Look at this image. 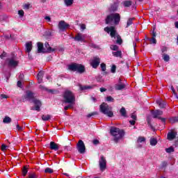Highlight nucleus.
<instances>
[{"label": "nucleus", "instance_id": "1", "mask_svg": "<svg viewBox=\"0 0 178 178\" xmlns=\"http://www.w3.org/2000/svg\"><path fill=\"white\" fill-rule=\"evenodd\" d=\"M110 134L114 137L113 140L115 143H118L119 140L124 136V131L116 127H111Z\"/></svg>", "mask_w": 178, "mask_h": 178}, {"label": "nucleus", "instance_id": "2", "mask_svg": "<svg viewBox=\"0 0 178 178\" xmlns=\"http://www.w3.org/2000/svg\"><path fill=\"white\" fill-rule=\"evenodd\" d=\"M63 99L64 104H74L76 102V96L72 90H66L63 93Z\"/></svg>", "mask_w": 178, "mask_h": 178}, {"label": "nucleus", "instance_id": "3", "mask_svg": "<svg viewBox=\"0 0 178 178\" xmlns=\"http://www.w3.org/2000/svg\"><path fill=\"white\" fill-rule=\"evenodd\" d=\"M68 70L77 72L79 74H83V73L86 72V66L83 65V64L73 63L68 65Z\"/></svg>", "mask_w": 178, "mask_h": 178}, {"label": "nucleus", "instance_id": "4", "mask_svg": "<svg viewBox=\"0 0 178 178\" xmlns=\"http://www.w3.org/2000/svg\"><path fill=\"white\" fill-rule=\"evenodd\" d=\"M114 20V24L118 26L120 22V14L119 13H112L106 16L105 19L106 24H111Z\"/></svg>", "mask_w": 178, "mask_h": 178}, {"label": "nucleus", "instance_id": "5", "mask_svg": "<svg viewBox=\"0 0 178 178\" xmlns=\"http://www.w3.org/2000/svg\"><path fill=\"white\" fill-rule=\"evenodd\" d=\"M99 111L103 115H106L108 118H113V112L112 111V108L109 107L108 104L103 102L99 106Z\"/></svg>", "mask_w": 178, "mask_h": 178}, {"label": "nucleus", "instance_id": "6", "mask_svg": "<svg viewBox=\"0 0 178 178\" xmlns=\"http://www.w3.org/2000/svg\"><path fill=\"white\" fill-rule=\"evenodd\" d=\"M151 113L154 118V119H159V120H161V122L165 124L166 123V118H163L162 117V115H163V111L161 110H155V111H152Z\"/></svg>", "mask_w": 178, "mask_h": 178}, {"label": "nucleus", "instance_id": "7", "mask_svg": "<svg viewBox=\"0 0 178 178\" xmlns=\"http://www.w3.org/2000/svg\"><path fill=\"white\" fill-rule=\"evenodd\" d=\"M23 102L24 101H32L33 102L34 99H35V97H34V92H31V90H26V95L23 96Z\"/></svg>", "mask_w": 178, "mask_h": 178}, {"label": "nucleus", "instance_id": "8", "mask_svg": "<svg viewBox=\"0 0 178 178\" xmlns=\"http://www.w3.org/2000/svg\"><path fill=\"white\" fill-rule=\"evenodd\" d=\"M76 149H78L79 154L86 153V145L84 144V142L83 140H79V142L76 144Z\"/></svg>", "mask_w": 178, "mask_h": 178}, {"label": "nucleus", "instance_id": "9", "mask_svg": "<svg viewBox=\"0 0 178 178\" xmlns=\"http://www.w3.org/2000/svg\"><path fill=\"white\" fill-rule=\"evenodd\" d=\"M99 63H101V58L98 56L93 57V59L90 60V66L93 69H97L99 66Z\"/></svg>", "mask_w": 178, "mask_h": 178}, {"label": "nucleus", "instance_id": "10", "mask_svg": "<svg viewBox=\"0 0 178 178\" xmlns=\"http://www.w3.org/2000/svg\"><path fill=\"white\" fill-rule=\"evenodd\" d=\"M104 31L108 33V34L110 33V35L112 38H115V37H116V30H115V26L105 27Z\"/></svg>", "mask_w": 178, "mask_h": 178}, {"label": "nucleus", "instance_id": "11", "mask_svg": "<svg viewBox=\"0 0 178 178\" xmlns=\"http://www.w3.org/2000/svg\"><path fill=\"white\" fill-rule=\"evenodd\" d=\"M60 31H65L67 29L70 27V25L66 23L65 21H60L58 25Z\"/></svg>", "mask_w": 178, "mask_h": 178}, {"label": "nucleus", "instance_id": "12", "mask_svg": "<svg viewBox=\"0 0 178 178\" xmlns=\"http://www.w3.org/2000/svg\"><path fill=\"white\" fill-rule=\"evenodd\" d=\"M99 165L100 170H102V172H104V170L106 169V159L104 156H101V159L99 161Z\"/></svg>", "mask_w": 178, "mask_h": 178}, {"label": "nucleus", "instance_id": "13", "mask_svg": "<svg viewBox=\"0 0 178 178\" xmlns=\"http://www.w3.org/2000/svg\"><path fill=\"white\" fill-rule=\"evenodd\" d=\"M7 62L8 66H9V67H16V66L19 65V61L15 60L13 58H8Z\"/></svg>", "mask_w": 178, "mask_h": 178}, {"label": "nucleus", "instance_id": "14", "mask_svg": "<svg viewBox=\"0 0 178 178\" xmlns=\"http://www.w3.org/2000/svg\"><path fill=\"white\" fill-rule=\"evenodd\" d=\"M32 102H33V104H35V108H32V109L33 110L35 109V111L40 112V111H41V108H40L41 106L42 105V103H41V101L37 99H35Z\"/></svg>", "mask_w": 178, "mask_h": 178}, {"label": "nucleus", "instance_id": "15", "mask_svg": "<svg viewBox=\"0 0 178 178\" xmlns=\"http://www.w3.org/2000/svg\"><path fill=\"white\" fill-rule=\"evenodd\" d=\"M73 38L74 41H77L78 42H86V38L81 33H77Z\"/></svg>", "mask_w": 178, "mask_h": 178}, {"label": "nucleus", "instance_id": "16", "mask_svg": "<svg viewBox=\"0 0 178 178\" xmlns=\"http://www.w3.org/2000/svg\"><path fill=\"white\" fill-rule=\"evenodd\" d=\"M118 8H119V4L117 2H115L111 5L110 8H108V10L109 12H116Z\"/></svg>", "mask_w": 178, "mask_h": 178}, {"label": "nucleus", "instance_id": "17", "mask_svg": "<svg viewBox=\"0 0 178 178\" xmlns=\"http://www.w3.org/2000/svg\"><path fill=\"white\" fill-rule=\"evenodd\" d=\"M50 149H53V151H58L59 149V145L55 143V142L51 141L50 142Z\"/></svg>", "mask_w": 178, "mask_h": 178}, {"label": "nucleus", "instance_id": "18", "mask_svg": "<svg viewBox=\"0 0 178 178\" xmlns=\"http://www.w3.org/2000/svg\"><path fill=\"white\" fill-rule=\"evenodd\" d=\"M43 78H44V71H40L37 75L38 84H41V83H42Z\"/></svg>", "mask_w": 178, "mask_h": 178}, {"label": "nucleus", "instance_id": "19", "mask_svg": "<svg viewBox=\"0 0 178 178\" xmlns=\"http://www.w3.org/2000/svg\"><path fill=\"white\" fill-rule=\"evenodd\" d=\"M124 88H126V84L124 83L115 84V90L117 91H121L122 90H124Z\"/></svg>", "mask_w": 178, "mask_h": 178}, {"label": "nucleus", "instance_id": "20", "mask_svg": "<svg viewBox=\"0 0 178 178\" xmlns=\"http://www.w3.org/2000/svg\"><path fill=\"white\" fill-rule=\"evenodd\" d=\"M167 138L170 141H172V140H175L176 138V133L174 131L168 132L167 134Z\"/></svg>", "mask_w": 178, "mask_h": 178}, {"label": "nucleus", "instance_id": "21", "mask_svg": "<svg viewBox=\"0 0 178 178\" xmlns=\"http://www.w3.org/2000/svg\"><path fill=\"white\" fill-rule=\"evenodd\" d=\"M31 49H33V42H28L26 43V52L30 54L31 52Z\"/></svg>", "mask_w": 178, "mask_h": 178}, {"label": "nucleus", "instance_id": "22", "mask_svg": "<svg viewBox=\"0 0 178 178\" xmlns=\"http://www.w3.org/2000/svg\"><path fill=\"white\" fill-rule=\"evenodd\" d=\"M95 87V85L92 86H81L79 85V88L81 91H84V90H92V88H94Z\"/></svg>", "mask_w": 178, "mask_h": 178}, {"label": "nucleus", "instance_id": "23", "mask_svg": "<svg viewBox=\"0 0 178 178\" xmlns=\"http://www.w3.org/2000/svg\"><path fill=\"white\" fill-rule=\"evenodd\" d=\"M38 54H41V52H44V44L40 42H38Z\"/></svg>", "mask_w": 178, "mask_h": 178}, {"label": "nucleus", "instance_id": "24", "mask_svg": "<svg viewBox=\"0 0 178 178\" xmlns=\"http://www.w3.org/2000/svg\"><path fill=\"white\" fill-rule=\"evenodd\" d=\"M156 104H159V108L161 109H163L164 108H166V103L162 100H157Z\"/></svg>", "mask_w": 178, "mask_h": 178}, {"label": "nucleus", "instance_id": "25", "mask_svg": "<svg viewBox=\"0 0 178 178\" xmlns=\"http://www.w3.org/2000/svg\"><path fill=\"white\" fill-rule=\"evenodd\" d=\"M120 113L123 118H127V111L124 107H122L120 110Z\"/></svg>", "mask_w": 178, "mask_h": 178}, {"label": "nucleus", "instance_id": "26", "mask_svg": "<svg viewBox=\"0 0 178 178\" xmlns=\"http://www.w3.org/2000/svg\"><path fill=\"white\" fill-rule=\"evenodd\" d=\"M44 47L47 49V52H54V51H55V49H53L52 47H51V46H49V43H48V42H46L44 43Z\"/></svg>", "mask_w": 178, "mask_h": 178}, {"label": "nucleus", "instance_id": "27", "mask_svg": "<svg viewBox=\"0 0 178 178\" xmlns=\"http://www.w3.org/2000/svg\"><path fill=\"white\" fill-rule=\"evenodd\" d=\"M112 54L115 58H122V51H113Z\"/></svg>", "mask_w": 178, "mask_h": 178}, {"label": "nucleus", "instance_id": "28", "mask_svg": "<svg viewBox=\"0 0 178 178\" xmlns=\"http://www.w3.org/2000/svg\"><path fill=\"white\" fill-rule=\"evenodd\" d=\"M132 3L133 2L131 1H124L122 2V5H124V8H130Z\"/></svg>", "mask_w": 178, "mask_h": 178}, {"label": "nucleus", "instance_id": "29", "mask_svg": "<svg viewBox=\"0 0 178 178\" xmlns=\"http://www.w3.org/2000/svg\"><path fill=\"white\" fill-rule=\"evenodd\" d=\"M52 118L51 115H42V120L44 122H47V120H49Z\"/></svg>", "mask_w": 178, "mask_h": 178}, {"label": "nucleus", "instance_id": "30", "mask_svg": "<svg viewBox=\"0 0 178 178\" xmlns=\"http://www.w3.org/2000/svg\"><path fill=\"white\" fill-rule=\"evenodd\" d=\"M169 120H170V123H171V124H175V123H177L178 118L177 117H172L169 119Z\"/></svg>", "mask_w": 178, "mask_h": 178}, {"label": "nucleus", "instance_id": "31", "mask_svg": "<svg viewBox=\"0 0 178 178\" xmlns=\"http://www.w3.org/2000/svg\"><path fill=\"white\" fill-rule=\"evenodd\" d=\"M12 122V118L9 116H6L3 120V123L9 124Z\"/></svg>", "mask_w": 178, "mask_h": 178}, {"label": "nucleus", "instance_id": "32", "mask_svg": "<svg viewBox=\"0 0 178 178\" xmlns=\"http://www.w3.org/2000/svg\"><path fill=\"white\" fill-rule=\"evenodd\" d=\"M134 17L133 18H129V19L127 20V26H126V29H128V27H130V26H131V24H133V21L134 20Z\"/></svg>", "mask_w": 178, "mask_h": 178}, {"label": "nucleus", "instance_id": "33", "mask_svg": "<svg viewBox=\"0 0 178 178\" xmlns=\"http://www.w3.org/2000/svg\"><path fill=\"white\" fill-rule=\"evenodd\" d=\"M162 57H163L164 62H169V60H170V57L169 56V55H168L166 54H163Z\"/></svg>", "mask_w": 178, "mask_h": 178}, {"label": "nucleus", "instance_id": "34", "mask_svg": "<svg viewBox=\"0 0 178 178\" xmlns=\"http://www.w3.org/2000/svg\"><path fill=\"white\" fill-rule=\"evenodd\" d=\"M158 144V140L155 138H150V145H156Z\"/></svg>", "mask_w": 178, "mask_h": 178}, {"label": "nucleus", "instance_id": "35", "mask_svg": "<svg viewBox=\"0 0 178 178\" xmlns=\"http://www.w3.org/2000/svg\"><path fill=\"white\" fill-rule=\"evenodd\" d=\"M74 0H64L66 6H72Z\"/></svg>", "mask_w": 178, "mask_h": 178}, {"label": "nucleus", "instance_id": "36", "mask_svg": "<svg viewBox=\"0 0 178 178\" xmlns=\"http://www.w3.org/2000/svg\"><path fill=\"white\" fill-rule=\"evenodd\" d=\"M165 152H167V154H172V152H175V148H173V147L166 148Z\"/></svg>", "mask_w": 178, "mask_h": 178}, {"label": "nucleus", "instance_id": "37", "mask_svg": "<svg viewBox=\"0 0 178 178\" xmlns=\"http://www.w3.org/2000/svg\"><path fill=\"white\" fill-rule=\"evenodd\" d=\"M15 124H16L17 130H18V131H23V127H20V125H19L18 122H15Z\"/></svg>", "mask_w": 178, "mask_h": 178}, {"label": "nucleus", "instance_id": "38", "mask_svg": "<svg viewBox=\"0 0 178 178\" xmlns=\"http://www.w3.org/2000/svg\"><path fill=\"white\" fill-rule=\"evenodd\" d=\"M116 42L119 44V45H122V44H123V40H122V38L120 36H118L117 37V41Z\"/></svg>", "mask_w": 178, "mask_h": 178}, {"label": "nucleus", "instance_id": "39", "mask_svg": "<svg viewBox=\"0 0 178 178\" xmlns=\"http://www.w3.org/2000/svg\"><path fill=\"white\" fill-rule=\"evenodd\" d=\"M106 101H107V102H115V99H113V97H112L111 96H108L106 98Z\"/></svg>", "mask_w": 178, "mask_h": 178}, {"label": "nucleus", "instance_id": "40", "mask_svg": "<svg viewBox=\"0 0 178 178\" xmlns=\"http://www.w3.org/2000/svg\"><path fill=\"white\" fill-rule=\"evenodd\" d=\"M44 173H54V170L50 168H47L44 169Z\"/></svg>", "mask_w": 178, "mask_h": 178}, {"label": "nucleus", "instance_id": "41", "mask_svg": "<svg viewBox=\"0 0 178 178\" xmlns=\"http://www.w3.org/2000/svg\"><path fill=\"white\" fill-rule=\"evenodd\" d=\"M74 104H69L67 106H65L64 107V111H67L68 109H70V108H73Z\"/></svg>", "mask_w": 178, "mask_h": 178}, {"label": "nucleus", "instance_id": "42", "mask_svg": "<svg viewBox=\"0 0 178 178\" xmlns=\"http://www.w3.org/2000/svg\"><path fill=\"white\" fill-rule=\"evenodd\" d=\"M97 115H98V112L95 111V112H92V113H90L88 114L87 118H91V117L95 116Z\"/></svg>", "mask_w": 178, "mask_h": 178}, {"label": "nucleus", "instance_id": "43", "mask_svg": "<svg viewBox=\"0 0 178 178\" xmlns=\"http://www.w3.org/2000/svg\"><path fill=\"white\" fill-rule=\"evenodd\" d=\"M27 172H29V170H27V167L24 166L22 169L23 176H26L27 175Z\"/></svg>", "mask_w": 178, "mask_h": 178}, {"label": "nucleus", "instance_id": "44", "mask_svg": "<svg viewBox=\"0 0 178 178\" xmlns=\"http://www.w3.org/2000/svg\"><path fill=\"white\" fill-rule=\"evenodd\" d=\"M101 67H102V72H105L106 70V64L102 63L101 65H100Z\"/></svg>", "mask_w": 178, "mask_h": 178}, {"label": "nucleus", "instance_id": "45", "mask_svg": "<svg viewBox=\"0 0 178 178\" xmlns=\"http://www.w3.org/2000/svg\"><path fill=\"white\" fill-rule=\"evenodd\" d=\"M166 166H168V162L166 161H163L161 164V169H163L165 168H166Z\"/></svg>", "mask_w": 178, "mask_h": 178}, {"label": "nucleus", "instance_id": "46", "mask_svg": "<svg viewBox=\"0 0 178 178\" xmlns=\"http://www.w3.org/2000/svg\"><path fill=\"white\" fill-rule=\"evenodd\" d=\"M111 49H112V51H118V49H119V47L118 45H111Z\"/></svg>", "mask_w": 178, "mask_h": 178}, {"label": "nucleus", "instance_id": "47", "mask_svg": "<svg viewBox=\"0 0 178 178\" xmlns=\"http://www.w3.org/2000/svg\"><path fill=\"white\" fill-rule=\"evenodd\" d=\"M111 73H116V65H113L111 69Z\"/></svg>", "mask_w": 178, "mask_h": 178}, {"label": "nucleus", "instance_id": "48", "mask_svg": "<svg viewBox=\"0 0 178 178\" xmlns=\"http://www.w3.org/2000/svg\"><path fill=\"white\" fill-rule=\"evenodd\" d=\"M31 6V5L30 3H25L23 6V9H30V7Z\"/></svg>", "mask_w": 178, "mask_h": 178}, {"label": "nucleus", "instance_id": "49", "mask_svg": "<svg viewBox=\"0 0 178 178\" xmlns=\"http://www.w3.org/2000/svg\"><path fill=\"white\" fill-rule=\"evenodd\" d=\"M138 143H144L145 141V138L143 136H140L138 138Z\"/></svg>", "mask_w": 178, "mask_h": 178}, {"label": "nucleus", "instance_id": "50", "mask_svg": "<svg viewBox=\"0 0 178 178\" xmlns=\"http://www.w3.org/2000/svg\"><path fill=\"white\" fill-rule=\"evenodd\" d=\"M150 41V44H156V39L152 37L151 39H149Z\"/></svg>", "mask_w": 178, "mask_h": 178}, {"label": "nucleus", "instance_id": "51", "mask_svg": "<svg viewBox=\"0 0 178 178\" xmlns=\"http://www.w3.org/2000/svg\"><path fill=\"white\" fill-rule=\"evenodd\" d=\"M18 15L20 16V17H23L24 16V11L23 10H19L18 11Z\"/></svg>", "mask_w": 178, "mask_h": 178}, {"label": "nucleus", "instance_id": "52", "mask_svg": "<svg viewBox=\"0 0 178 178\" xmlns=\"http://www.w3.org/2000/svg\"><path fill=\"white\" fill-rule=\"evenodd\" d=\"M8 99V95L4 94L0 95V99Z\"/></svg>", "mask_w": 178, "mask_h": 178}, {"label": "nucleus", "instance_id": "53", "mask_svg": "<svg viewBox=\"0 0 178 178\" xmlns=\"http://www.w3.org/2000/svg\"><path fill=\"white\" fill-rule=\"evenodd\" d=\"M171 90H172V91L174 95H175L177 98H178V97H177V93H176V90H175V88H174L173 86H171Z\"/></svg>", "mask_w": 178, "mask_h": 178}, {"label": "nucleus", "instance_id": "54", "mask_svg": "<svg viewBox=\"0 0 178 178\" xmlns=\"http://www.w3.org/2000/svg\"><path fill=\"white\" fill-rule=\"evenodd\" d=\"M168 51V47H163L162 48H161V52H162V54H165V52H167Z\"/></svg>", "mask_w": 178, "mask_h": 178}, {"label": "nucleus", "instance_id": "55", "mask_svg": "<svg viewBox=\"0 0 178 178\" xmlns=\"http://www.w3.org/2000/svg\"><path fill=\"white\" fill-rule=\"evenodd\" d=\"M6 148H8V146L6 145H1V151H6Z\"/></svg>", "mask_w": 178, "mask_h": 178}, {"label": "nucleus", "instance_id": "56", "mask_svg": "<svg viewBox=\"0 0 178 178\" xmlns=\"http://www.w3.org/2000/svg\"><path fill=\"white\" fill-rule=\"evenodd\" d=\"M17 87H19V88H23V85H22V81H18L17 83Z\"/></svg>", "mask_w": 178, "mask_h": 178}, {"label": "nucleus", "instance_id": "57", "mask_svg": "<svg viewBox=\"0 0 178 178\" xmlns=\"http://www.w3.org/2000/svg\"><path fill=\"white\" fill-rule=\"evenodd\" d=\"M6 57V52L3 51L1 55H0V58L1 59H3V58Z\"/></svg>", "mask_w": 178, "mask_h": 178}, {"label": "nucleus", "instance_id": "58", "mask_svg": "<svg viewBox=\"0 0 178 178\" xmlns=\"http://www.w3.org/2000/svg\"><path fill=\"white\" fill-rule=\"evenodd\" d=\"M147 124H148V126H149V127L152 129H154V126H152V124H151V120H147Z\"/></svg>", "mask_w": 178, "mask_h": 178}, {"label": "nucleus", "instance_id": "59", "mask_svg": "<svg viewBox=\"0 0 178 178\" xmlns=\"http://www.w3.org/2000/svg\"><path fill=\"white\" fill-rule=\"evenodd\" d=\"M92 143L95 145H97V144H99V140H98L97 139H95L93 140Z\"/></svg>", "mask_w": 178, "mask_h": 178}, {"label": "nucleus", "instance_id": "60", "mask_svg": "<svg viewBox=\"0 0 178 178\" xmlns=\"http://www.w3.org/2000/svg\"><path fill=\"white\" fill-rule=\"evenodd\" d=\"M81 29L82 31H84V30H86V24H81Z\"/></svg>", "mask_w": 178, "mask_h": 178}, {"label": "nucleus", "instance_id": "61", "mask_svg": "<svg viewBox=\"0 0 178 178\" xmlns=\"http://www.w3.org/2000/svg\"><path fill=\"white\" fill-rule=\"evenodd\" d=\"M130 124H131V126H134V124H136V120H132L129 121Z\"/></svg>", "mask_w": 178, "mask_h": 178}, {"label": "nucleus", "instance_id": "62", "mask_svg": "<svg viewBox=\"0 0 178 178\" xmlns=\"http://www.w3.org/2000/svg\"><path fill=\"white\" fill-rule=\"evenodd\" d=\"M44 19H45V20H47L48 22H51V17H49V16H46L44 17Z\"/></svg>", "mask_w": 178, "mask_h": 178}, {"label": "nucleus", "instance_id": "63", "mask_svg": "<svg viewBox=\"0 0 178 178\" xmlns=\"http://www.w3.org/2000/svg\"><path fill=\"white\" fill-rule=\"evenodd\" d=\"M105 91H106V88H100V92H105Z\"/></svg>", "mask_w": 178, "mask_h": 178}, {"label": "nucleus", "instance_id": "64", "mask_svg": "<svg viewBox=\"0 0 178 178\" xmlns=\"http://www.w3.org/2000/svg\"><path fill=\"white\" fill-rule=\"evenodd\" d=\"M152 37H154V38H155V37H156V32H155V31H152Z\"/></svg>", "mask_w": 178, "mask_h": 178}]
</instances>
